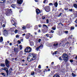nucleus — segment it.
I'll list each match as a JSON object with an SVG mask.
<instances>
[{"instance_id":"f257e3e1","label":"nucleus","mask_w":77,"mask_h":77,"mask_svg":"<svg viewBox=\"0 0 77 77\" xmlns=\"http://www.w3.org/2000/svg\"><path fill=\"white\" fill-rule=\"evenodd\" d=\"M36 59V55L33 54H31L28 55L27 60L29 62L32 61Z\"/></svg>"},{"instance_id":"f03ea898","label":"nucleus","mask_w":77,"mask_h":77,"mask_svg":"<svg viewBox=\"0 0 77 77\" xmlns=\"http://www.w3.org/2000/svg\"><path fill=\"white\" fill-rule=\"evenodd\" d=\"M63 60L66 62L68 61V55L66 54H63Z\"/></svg>"},{"instance_id":"7ed1b4c3","label":"nucleus","mask_w":77,"mask_h":77,"mask_svg":"<svg viewBox=\"0 0 77 77\" xmlns=\"http://www.w3.org/2000/svg\"><path fill=\"white\" fill-rule=\"evenodd\" d=\"M31 51H32V48L30 47H27L25 50V53H30Z\"/></svg>"},{"instance_id":"20e7f679","label":"nucleus","mask_w":77,"mask_h":77,"mask_svg":"<svg viewBox=\"0 0 77 77\" xmlns=\"http://www.w3.org/2000/svg\"><path fill=\"white\" fill-rule=\"evenodd\" d=\"M5 63L6 64V65L7 68H9L10 67V63L9 61L8 60H6L5 61Z\"/></svg>"},{"instance_id":"39448f33","label":"nucleus","mask_w":77,"mask_h":77,"mask_svg":"<svg viewBox=\"0 0 77 77\" xmlns=\"http://www.w3.org/2000/svg\"><path fill=\"white\" fill-rule=\"evenodd\" d=\"M45 9L47 12H48L50 11V8L49 6H46L45 8Z\"/></svg>"},{"instance_id":"423d86ee","label":"nucleus","mask_w":77,"mask_h":77,"mask_svg":"<svg viewBox=\"0 0 77 77\" xmlns=\"http://www.w3.org/2000/svg\"><path fill=\"white\" fill-rule=\"evenodd\" d=\"M4 34L5 36H7L8 35V32L6 30H3Z\"/></svg>"},{"instance_id":"0eeeda50","label":"nucleus","mask_w":77,"mask_h":77,"mask_svg":"<svg viewBox=\"0 0 77 77\" xmlns=\"http://www.w3.org/2000/svg\"><path fill=\"white\" fill-rule=\"evenodd\" d=\"M17 3L18 4L21 5V4H22V3H23V0H17Z\"/></svg>"},{"instance_id":"6e6552de","label":"nucleus","mask_w":77,"mask_h":77,"mask_svg":"<svg viewBox=\"0 0 77 77\" xmlns=\"http://www.w3.org/2000/svg\"><path fill=\"white\" fill-rule=\"evenodd\" d=\"M36 12L37 15H39V14L40 13H41V11H40V10H39L38 9H36Z\"/></svg>"},{"instance_id":"1a4fd4ad","label":"nucleus","mask_w":77,"mask_h":77,"mask_svg":"<svg viewBox=\"0 0 77 77\" xmlns=\"http://www.w3.org/2000/svg\"><path fill=\"white\" fill-rule=\"evenodd\" d=\"M10 10H9L8 11H7L6 13V15L7 16H9L10 15Z\"/></svg>"},{"instance_id":"9d476101","label":"nucleus","mask_w":77,"mask_h":77,"mask_svg":"<svg viewBox=\"0 0 77 77\" xmlns=\"http://www.w3.org/2000/svg\"><path fill=\"white\" fill-rule=\"evenodd\" d=\"M14 50L16 53H18V48H14Z\"/></svg>"},{"instance_id":"9b49d317","label":"nucleus","mask_w":77,"mask_h":77,"mask_svg":"<svg viewBox=\"0 0 77 77\" xmlns=\"http://www.w3.org/2000/svg\"><path fill=\"white\" fill-rule=\"evenodd\" d=\"M4 70L6 71V72H7V73L8 72V69L7 68L4 67Z\"/></svg>"},{"instance_id":"f8f14e48","label":"nucleus","mask_w":77,"mask_h":77,"mask_svg":"<svg viewBox=\"0 0 77 77\" xmlns=\"http://www.w3.org/2000/svg\"><path fill=\"white\" fill-rule=\"evenodd\" d=\"M54 5L55 6V7H56V8H57V5H58V4L57 3V2H55L54 3Z\"/></svg>"},{"instance_id":"ddd939ff","label":"nucleus","mask_w":77,"mask_h":77,"mask_svg":"<svg viewBox=\"0 0 77 77\" xmlns=\"http://www.w3.org/2000/svg\"><path fill=\"white\" fill-rule=\"evenodd\" d=\"M31 34L30 33H28L26 34V38H27V37H28V36H30Z\"/></svg>"},{"instance_id":"4468645a","label":"nucleus","mask_w":77,"mask_h":77,"mask_svg":"<svg viewBox=\"0 0 77 77\" xmlns=\"http://www.w3.org/2000/svg\"><path fill=\"white\" fill-rule=\"evenodd\" d=\"M54 47H57V46H58V43H55L54 44Z\"/></svg>"},{"instance_id":"2eb2a0df","label":"nucleus","mask_w":77,"mask_h":77,"mask_svg":"<svg viewBox=\"0 0 77 77\" xmlns=\"http://www.w3.org/2000/svg\"><path fill=\"white\" fill-rule=\"evenodd\" d=\"M19 48H20V50H22L23 49V46L22 45H20Z\"/></svg>"},{"instance_id":"dca6fc26","label":"nucleus","mask_w":77,"mask_h":77,"mask_svg":"<svg viewBox=\"0 0 77 77\" xmlns=\"http://www.w3.org/2000/svg\"><path fill=\"white\" fill-rule=\"evenodd\" d=\"M3 42V37H0V42Z\"/></svg>"},{"instance_id":"f3484780","label":"nucleus","mask_w":77,"mask_h":77,"mask_svg":"<svg viewBox=\"0 0 77 77\" xmlns=\"http://www.w3.org/2000/svg\"><path fill=\"white\" fill-rule=\"evenodd\" d=\"M16 5H15L13 4L11 5V7L13 8H15Z\"/></svg>"},{"instance_id":"a211bd4d","label":"nucleus","mask_w":77,"mask_h":77,"mask_svg":"<svg viewBox=\"0 0 77 77\" xmlns=\"http://www.w3.org/2000/svg\"><path fill=\"white\" fill-rule=\"evenodd\" d=\"M72 75L73 77H75L76 76V75L75 74H74V73H72Z\"/></svg>"},{"instance_id":"6ab92c4d","label":"nucleus","mask_w":77,"mask_h":77,"mask_svg":"<svg viewBox=\"0 0 77 77\" xmlns=\"http://www.w3.org/2000/svg\"><path fill=\"white\" fill-rule=\"evenodd\" d=\"M30 45L31 46H33V45H34V44H33V42H31L30 43Z\"/></svg>"},{"instance_id":"aec40b11","label":"nucleus","mask_w":77,"mask_h":77,"mask_svg":"<svg viewBox=\"0 0 77 77\" xmlns=\"http://www.w3.org/2000/svg\"><path fill=\"white\" fill-rule=\"evenodd\" d=\"M48 1H47V0H45L43 1L44 3H48Z\"/></svg>"},{"instance_id":"412c9836","label":"nucleus","mask_w":77,"mask_h":77,"mask_svg":"<svg viewBox=\"0 0 77 77\" xmlns=\"http://www.w3.org/2000/svg\"><path fill=\"white\" fill-rule=\"evenodd\" d=\"M5 0H0V3H3Z\"/></svg>"},{"instance_id":"4be33fe9","label":"nucleus","mask_w":77,"mask_h":77,"mask_svg":"<svg viewBox=\"0 0 77 77\" xmlns=\"http://www.w3.org/2000/svg\"><path fill=\"white\" fill-rule=\"evenodd\" d=\"M74 7H75V8H77V4H75L74 5Z\"/></svg>"},{"instance_id":"5701e85b","label":"nucleus","mask_w":77,"mask_h":77,"mask_svg":"<svg viewBox=\"0 0 77 77\" xmlns=\"http://www.w3.org/2000/svg\"><path fill=\"white\" fill-rule=\"evenodd\" d=\"M32 75H35V72H32L31 74Z\"/></svg>"},{"instance_id":"b1692460","label":"nucleus","mask_w":77,"mask_h":77,"mask_svg":"<svg viewBox=\"0 0 77 77\" xmlns=\"http://www.w3.org/2000/svg\"><path fill=\"white\" fill-rule=\"evenodd\" d=\"M1 66L2 67L5 66V65L4 64H1Z\"/></svg>"},{"instance_id":"393cba45","label":"nucleus","mask_w":77,"mask_h":77,"mask_svg":"<svg viewBox=\"0 0 77 77\" xmlns=\"http://www.w3.org/2000/svg\"><path fill=\"white\" fill-rule=\"evenodd\" d=\"M52 30H56V27H52Z\"/></svg>"},{"instance_id":"a878e982","label":"nucleus","mask_w":77,"mask_h":77,"mask_svg":"<svg viewBox=\"0 0 77 77\" xmlns=\"http://www.w3.org/2000/svg\"><path fill=\"white\" fill-rule=\"evenodd\" d=\"M14 33H17L18 32V30H17V29H15L14 30Z\"/></svg>"},{"instance_id":"bb28decb","label":"nucleus","mask_w":77,"mask_h":77,"mask_svg":"<svg viewBox=\"0 0 77 77\" xmlns=\"http://www.w3.org/2000/svg\"><path fill=\"white\" fill-rule=\"evenodd\" d=\"M39 48H42L43 47V45H41L39 47Z\"/></svg>"},{"instance_id":"cd10ccee","label":"nucleus","mask_w":77,"mask_h":77,"mask_svg":"<svg viewBox=\"0 0 77 77\" xmlns=\"http://www.w3.org/2000/svg\"><path fill=\"white\" fill-rule=\"evenodd\" d=\"M11 22L12 23V24H14V20H11Z\"/></svg>"},{"instance_id":"c85d7f7f","label":"nucleus","mask_w":77,"mask_h":77,"mask_svg":"<svg viewBox=\"0 0 77 77\" xmlns=\"http://www.w3.org/2000/svg\"><path fill=\"white\" fill-rule=\"evenodd\" d=\"M22 28L23 29H26V27H25V26H23L22 27Z\"/></svg>"},{"instance_id":"c756f323","label":"nucleus","mask_w":77,"mask_h":77,"mask_svg":"<svg viewBox=\"0 0 77 77\" xmlns=\"http://www.w3.org/2000/svg\"><path fill=\"white\" fill-rule=\"evenodd\" d=\"M17 24L16 23H15L14 22V23L13 24V25H14V26H15V27H17L16 26H15V25H17Z\"/></svg>"},{"instance_id":"7c9ffc66","label":"nucleus","mask_w":77,"mask_h":77,"mask_svg":"<svg viewBox=\"0 0 77 77\" xmlns=\"http://www.w3.org/2000/svg\"><path fill=\"white\" fill-rule=\"evenodd\" d=\"M30 26V25L29 24H28L26 25V27H29Z\"/></svg>"},{"instance_id":"2f4dec72","label":"nucleus","mask_w":77,"mask_h":77,"mask_svg":"<svg viewBox=\"0 0 77 77\" xmlns=\"http://www.w3.org/2000/svg\"><path fill=\"white\" fill-rule=\"evenodd\" d=\"M1 74L2 75H4V76H5V74L4 73L2 72Z\"/></svg>"},{"instance_id":"473e14b6","label":"nucleus","mask_w":77,"mask_h":77,"mask_svg":"<svg viewBox=\"0 0 77 77\" xmlns=\"http://www.w3.org/2000/svg\"><path fill=\"white\" fill-rule=\"evenodd\" d=\"M57 51H55L54 53H53V54H57Z\"/></svg>"},{"instance_id":"72a5a7b5","label":"nucleus","mask_w":77,"mask_h":77,"mask_svg":"<svg viewBox=\"0 0 77 77\" xmlns=\"http://www.w3.org/2000/svg\"><path fill=\"white\" fill-rule=\"evenodd\" d=\"M39 48H39V47L38 48H36V50H37V51H38L39 50Z\"/></svg>"},{"instance_id":"f704fd0d","label":"nucleus","mask_w":77,"mask_h":77,"mask_svg":"<svg viewBox=\"0 0 77 77\" xmlns=\"http://www.w3.org/2000/svg\"><path fill=\"white\" fill-rule=\"evenodd\" d=\"M71 30H74V27L72 26L71 28Z\"/></svg>"},{"instance_id":"c9c22d12","label":"nucleus","mask_w":77,"mask_h":77,"mask_svg":"<svg viewBox=\"0 0 77 77\" xmlns=\"http://www.w3.org/2000/svg\"><path fill=\"white\" fill-rule=\"evenodd\" d=\"M38 68H39L40 69H41V65H39L38 66Z\"/></svg>"},{"instance_id":"e433bc0d","label":"nucleus","mask_w":77,"mask_h":77,"mask_svg":"<svg viewBox=\"0 0 77 77\" xmlns=\"http://www.w3.org/2000/svg\"><path fill=\"white\" fill-rule=\"evenodd\" d=\"M69 11L70 12H72V9H69Z\"/></svg>"},{"instance_id":"4c0bfd02","label":"nucleus","mask_w":77,"mask_h":77,"mask_svg":"<svg viewBox=\"0 0 77 77\" xmlns=\"http://www.w3.org/2000/svg\"><path fill=\"white\" fill-rule=\"evenodd\" d=\"M38 27H42V25L41 24H39L38 25Z\"/></svg>"},{"instance_id":"58836bf2","label":"nucleus","mask_w":77,"mask_h":77,"mask_svg":"<svg viewBox=\"0 0 77 77\" xmlns=\"http://www.w3.org/2000/svg\"><path fill=\"white\" fill-rule=\"evenodd\" d=\"M42 18L43 20H44V19H45V16H43L42 17Z\"/></svg>"},{"instance_id":"ea45409f","label":"nucleus","mask_w":77,"mask_h":77,"mask_svg":"<svg viewBox=\"0 0 77 77\" xmlns=\"http://www.w3.org/2000/svg\"><path fill=\"white\" fill-rule=\"evenodd\" d=\"M51 33H54V31H53V30H51Z\"/></svg>"},{"instance_id":"a19ab883","label":"nucleus","mask_w":77,"mask_h":77,"mask_svg":"<svg viewBox=\"0 0 77 77\" xmlns=\"http://www.w3.org/2000/svg\"><path fill=\"white\" fill-rule=\"evenodd\" d=\"M41 39H39L38 40V42H41Z\"/></svg>"},{"instance_id":"79ce46f5","label":"nucleus","mask_w":77,"mask_h":77,"mask_svg":"<svg viewBox=\"0 0 77 77\" xmlns=\"http://www.w3.org/2000/svg\"><path fill=\"white\" fill-rule=\"evenodd\" d=\"M59 60H62V58L60 57H59Z\"/></svg>"},{"instance_id":"37998d69","label":"nucleus","mask_w":77,"mask_h":77,"mask_svg":"<svg viewBox=\"0 0 77 77\" xmlns=\"http://www.w3.org/2000/svg\"><path fill=\"white\" fill-rule=\"evenodd\" d=\"M46 23H49V20L48 19H47L46 20Z\"/></svg>"},{"instance_id":"c03bdc74","label":"nucleus","mask_w":77,"mask_h":77,"mask_svg":"<svg viewBox=\"0 0 77 77\" xmlns=\"http://www.w3.org/2000/svg\"><path fill=\"white\" fill-rule=\"evenodd\" d=\"M49 6L52 5H53V3H50L49 4Z\"/></svg>"},{"instance_id":"a18cd8bd","label":"nucleus","mask_w":77,"mask_h":77,"mask_svg":"<svg viewBox=\"0 0 77 77\" xmlns=\"http://www.w3.org/2000/svg\"><path fill=\"white\" fill-rule=\"evenodd\" d=\"M70 62H71V63H72L73 62V60H70Z\"/></svg>"},{"instance_id":"49530a36","label":"nucleus","mask_w":77,"mask_h":77,"mask_svg":"<svg viewBox=\"0 0 77 77\" xmlns=\"http://www.w3.org/2000/svg\"><path fill=\"white\" fill-rule=\"evenodd\" d=\"M16 38H19V35H17L16 36Z\"/></svg>"},{"instance_id":"de8ad7c7","label":"nucleus","mask_w":77,"mask_h":77,"mask_svg":"<svg viewBox=\"0 0 77 77\" xmlns=\"http://www.w3.org/2000/svg\"><path fill=\"white\" fill-rule=\"evenodd\" d=\"M61 15H62V13H60V14H59V17H60V16H61Z\"/></svg>"},{"instance_id":"09e8293b","label":"nucleus","mask_w":77,"mask_h":77,"mask_svg":"<svg viewBox=\"0 0 77 77\" xmlns=\"http://www.w3.org/2000/svg\"><path fill=\"white\" fill-rule=\"evenodd\" d=\"M75 23L77 24V19L75 21Z\"/></svg>"},{"instance_id":"8fccbe9b","label":"nucleus","mask_w":77,"mask_h":77,"mask_svg":"<svg viewBox=\"0 0 77 77\" xmlns=\"http://www.w3.org/2000/svg\"><path fill=\"white\" fill-rule=\"evenodd\" d=\"M45 26H46V25L43 24V27H45Z\"/></svg>"},{"instance_id":"3c124183","label":"nucleus","mask_w":77,"mask_h":77,"mask_svg":"<svg viewBox=\"0 0 77 77\" xmlns=\"http://www.w3.org/2000/svg\"><path fill=\"white\" fill-rule=\"evenodd\" d=\"M65 33H68V31H65Z\"/></svg>"},{"instance_id":"603ef678","label":"nucleus","mask_w":77,"mask_h":77,"mask_svg":"<svg viewBox=\"0 0 77 77\" xmlns=\"http://www.w3.org/2000/svg\"><path fill=\"white\" fill-rule=\"evenodd\" d=\"M9 70H10V71H12V68H10V69H9Z\"/></svg>"},{"instance_id":"864d4df0","label":"nucleus","mask_w":77,"mask_h":77,"mask_svg":"<svg viewBox=\"0 0 77 77\" xmlns=\"http://www.w3.org/2000/svg\"><path fill=\"white\" fill-rule=\"evenodd\" d=\"M3 27H5V25L3 24Z\"/></svg>"},{"instance_id":"5fc2aeb1","label":"nucleus","mask_w":77,"mask_h":77,"mask_svg":"<svg viewBox=\"0 0 77 77\" xmlns=\"http://www.w3.org/2000/svg\"><path fill=\"white\" fill-rule=\"evenodd\" d=\"M25 35L26 34L25 33L22 34L23 36H25Z\"/></svg>"},{"instance_id":"6e6d98bb","label":"nucleus","mask_w":77,"mask_h":77,"mask_svg":"<svg viewBox=\"0 0 77 77\" xmlns=\"http://www.w3.org/2000/svg\"><path fill=\"white\" fill-rule=\"evenodd\" d=\"M2 70H5V67L4 68H2Z\"/></svg>"},{"instance_id":"4d7b16f0","label":"nucleus","mask_w":77,"mask_h":77,"mask_svg":"<svg viewBox=\"0 0 77 77\" xmlns=\"http://www.w3.org/2000/svg\"><path fill=\"white\" fill-rule=\"evenodd\" d=\"M18 43H19V44H20V43H21V42L20 41H18Z\"/></svg>"},{"instance_id":"13d9d810","label":"nucleus","mask_w":77,"mask_h":77,"mask_svg":"<svg viewBox=\"0 0 77 77\" xmlns=\"http://www.w3.org/2000/svg\"><path fill=\"white\" fill-rule=\"evenodd\" d=\"M46 28H47V29H48V26L46 25V26H45Z\"/></svg>"},{"instance_id":"bf43d9fd","label":"nucleus","mask_w":77,"mask_h":77,"mask_svg":"<svg viewBox=\"0 0 77 77\" xmlns=\"http://www.w3.org/2000/svg\"><path fill=\"white\" fill-rule=\"evenodd\" d=\"M51 64L52 65H53V64H54V62H52L51 63Z\"/></svg>"},{"instance_id":"052dcab7","label":"nucleus","mask_w":77,"mask_h":77,"mask_svg":"<svg viewBox=\"0 0 77 77\" xmlns=\"http://www.w3.org/2000/svg\"><path fill=\"white\" fill-rule=\"evenodd\" d=\"M41 32V30L40 29L38 30V32L39 33L40 32Z\"/></svg>"},{"instance_id":"680f3d73","label":"nucleus","mask_w":77,"mask_h":77,"mask_svg":"<svg viewBox=\"0 0 77 77\" xmlns=\"http://www.w3.org/2000/svg\"><path fill=\"white\" fill-rule=\"evenodd\" d=\"M75 59H77V56H76L75 57Z\"/></svg>"},{"instance_id":"e2e57ef3","label":"nucleus","mask_w":77,"mask_h":77,"mask_svg":"<svg viewBox=\"0 0 77 77\" xmlns=\"http://www.w3.org/2000/svg\"><path fill=\"white\" fill-rule=\"evenodd\" d=\"M9 45H12V43H10L9 44Z\"/></svg>"},{"instance_id":"0e129e2a","label":"nucleus","mask_w":77,"mask_h":77,"mask_svg":"<svg viewBox=\"0 0 77 77\" xmlns=\"http://www.w3.org/2000/svg\"><path fill=\"white\" fill-rule=\"evenodd\" d=\"M68 10V8H66L65 9V10Z\"/></svg>"},{"instance_id":"69168bd1","label":"nucleus","mask_w":77,"mask_h":77,"mask_svg":"<svg viewBox=\"0 0 77 77\" xmlns=\"http://www.w3.org/2000/svg\"><path fill=\"white\" fill-rule=\"evenodd\" d=\"M45 72H47V70L45 69Z\"/></svg>"},{"instance_id":"338daca9","label":"nucleus","mask_w":77,"mask_h":77,"mask_svg":"<svg viewBox=\"0 0 77 77\" xmlns=\"http://www.w3.org/2000/svg\"><path fill=\"white\" fill-rule=\"evenodd\" d=\"M7 42L8 43V44H9V41H8Z\"/></svg>"},{"instance_id":"774afa93","label":"nucleus","mask_w":77,"mask_h":77,"mask_svg":"<svg viewBox=\"0 0 77 77\" xmlns=\"http://www.w3.org/2000/svg\"><path fill=\"white\" fill-rule=\"evenodd\" d=\"M35 27H38V26H35Z\"/></svg>"}]
</instances>
